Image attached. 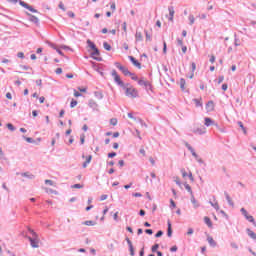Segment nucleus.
<instances>
[{
  "label": "nucleus",
  "instance_id": "f257e3e1",
  "mask_svg": "<svg viewBox=\"0 0 256 256\" xmlns=\"http://www.w3.org/2000/svg\"><path fill=\"white\" fill-rule=\"evenodd\" d=\"M122 89H124L126 97L130 99H137V97H139V90L130 83H127Z\"/></svg>",
  "mask_w": 256,
  "mask_h": 256
},
{
  "label": "nucleus",
  "instance_id": "f03ea898",
  "mask_svg": "<svg viewBox=\"0 0 256 256\" xmlns=\"http://www.w3.org/2000/svg\"><path fill=\"white\" fill-rule=\"evenodd\" d=\"M31 233L33 235V238L29 237L30 245L34 249H39V236H37V233L35 231L31 230Z\"/></svg>",
  "mask_w": 256,
  "mask_h": 256
},
{
  "label": "nucleus",
  "instance_id": "7ed1b4c3",
  "mask_svg": "<svg viewBox=\"0 0 256 256\" xmlns=\"http://www.w3.org/2000/svg\"><path fill=\"white\" fill-rule=\"evenodd\" d=\"M112 77L115 81V83H117V85H119V87H125V82H123V80H121V76H119V74L117 73V70H112Z\"/></svg>",
  "mask_w": 256,
  "mask_h": 256
},
{
  "label": "nucleus",
  "instance_id": "20e7f679",
  "mask_svg": "<svg viewBox=\"0 0 256 256\" xmlns=\"http://www.w3.org/2000/svg\"><path fill=\"white\" fill-rule=\"evenodd\" d=\"M240 211H241L242 215L245 217V219H247V221H249V223H253V225H255V227H256L255 218H253V216L250 215L245 208H241Z\"/></svg>",
  "mask_w": 256,
  "mask_h": 256
},
{
  "label": "nucleus",
  "instance_id": "39448f33",
  "mask_svg": "<svg viewBox=\"0 0 256 256\" xmlns=\"http://www.w3.org/2000/svg\"><path fill=\"white\" fill-rule=\"evenodd\" d=\"M115 67H117V69H119V71H121L123 75H126V76L131 75L129 68L121 65V63L115 62Z\"/></svg>",
  "mask_w": 256,
  "mask_h": 256
},
{
  "label": "nucleus",
  "instance_id": "423d86ee",
  "mask_svg": "<svg viewBox=\"0 0 256 256\" xmlns=\"http://www.w3.org/2000/svg\"><path fill=\"white\" fill-rule=\"evenodd\" d=\"M138 85H140L141 87H145V89H151V82H149L147 79L145 78H140L138 79Z\"/></svg>",
  "mask_w": 256,
  "mask_h": 256
},
{
  "label": "nucleus",
  "instance_id": "0eeeda50",
  "mask_svg": "<svg viewBox=\"0 0 256 256\" xmlns=\"http://www.w3.org/2000/svg\"><path fill=\"white\" fill-rule=\"evenodd\" d=\"M180 171H181L182 177L184 179H185V177H189V179L192 183H193V181H195V178L193 177V172H191V170H188V172H187L185 168H182Z\"/></svg>",
  "mask_w": 256,
  "mask_h": 256
},
{
  "label": "nucleus",
  "instance_id": "6e6552de",
  "mask_svg": "<svg viewBox=\"0 0 256 256\" xmlns=\"http://www.w3.org/2000/svg\"><path fill=\"white\" fill-rule=\"evenodd\" d=\"M21 7H24V9H28V11H31V13H37V10L33 8V6H30L29 4L25 3L24 1H20Z\"/></svg>",
  "mask_w": 256,
  "mask_h": 256
},
{
  "label": "nucleus",
  "instance_id": "1a4fd4ad",
  "mask_svg": "<svg viewBox=\"0 0 256 256\" xmlns=\"http://www.w3.org/2000/svg\"><path fill=\"white\" fill-rule=\"evenodd\" d=\"M129 60L134 65V67H137V69H141V64L139 63V61H137V59H135V57L129 56Z\"/></svg>",
  "mask_w": 256,
  "mask_h": 256
},
{
  "label": "nucleus",
  "instance_id": "9d476101",
  "mask_svg": "<svg viewBox=\"0 0 256 256\" xmlns=\"http://www.w3.org/2000/svg\"><path fill=\"white\" fill-rule=\"evenodd\" d=\"M204 125L206 127H211V125H217L215 124V122L213 121V119L209 118V117H206L204 118Z\"/></svg>",
  "mask_w": 256,
  "mask_h": 256
},
{
  "label": "nucleus",
  "instance_id": "9b49d317",
  "mask_svg": "<svg viewBox=\"0 0 256 256\" xmlns=\"http://www.w3.org/2000/svg\"><path fill=\"white\" fill-rule=\"evenodd\" d=\"M206 111L208 112L215 111V103L213 101H209L206 104Z\"/></svg>",
  "mask_w": 256,
  "mask_h": 256
},
{
  "label": "nucleus",
  "instance_id": "f8f14e48",
  "mask_svg": "<svg viewBox=\"0 0 256 256\" xmlns=\"http://www.w3.org/2000/svg\"><path fill=\"white\" fill-rule=\"evenodd\" d=\"M135 39L137 43L143 41V32L137 30L135 33Z\"/></svg>",
  "mask_w": 256,
  "mask_h": 256
},
{
  "label": "nucleus",
  "instance_id": "ddd939ff",
  "mask_svg": "<svg viewBox=\"0 0 256 256\" xmlns=\"http://www.w3.org/2000/svg\"><path fill=\"white\" fill-rule=\"evenodd\" d=\"M204 223L207 225V227H209V229L213 228V222L211 221V218H209L208 216L204 217Z\"/></svg>",
  "mask_w": 256,
  "mask_h": 256
},
{
  "label": "nucleus",
  "instance_id": "4468645a",
  "mask_svg": "<svg viewBox=\"0 0 256 256\" xmlns=\"http://www.w3.org/2000/svg\"><path fill=\"white\" fill-rule=\"evenodd\" d=\"M92 57L96 61H101V58H99V49L96 48L93 50Z\"/></svg>",
  "mask_w": 256,
  "mask_h": 256
},
{
  "label": "nucleus",
  "instance_id": "2eb2a0df",
  "mask_svg": "<svg viewBox=\"0 0 256 256\" xmlns=\"http://www.w3.org/2000/svg\"><path fill=\"white\" fill-rule=\"evenodd\" d=\"M93 159V156L89 155L86 157V161L83 163L82 167L86 169V167L91 163V160Z\"/></svg>",
  "mask_w": 256,
  "mask_h": 256
},
{
  "label": "nucleus",
  "instance_id": "dca6fc26",
  "mask_svg": "<svg viewBox=\"0 0 256 256\" xmlns=\"http://www.w3.org/2000/svg\"><path fill=\"white\" fill-rule=\"evenodd\" d=\"M192 73L189 76V79H193V77H195V70L197 69V65L195 64V62H192Z\"/></svg>",
  "mask_w": 256,
  "mask_h": 256
},
{
  "label": "nucleus",
  "instance_id": "f3484780",
  "mask_svg": "<svg viewBox=\"0 0 256 256\" xmlns=\"http://www.w3.org/2000/svg\"><path fill=\"white\" fill-rule=\"evenodd\" d=\"M82 225H86L87 227H93L94 225H96V223L92 220H87V221H84Z\"/></svg>",
  "mask_w": 256,
  "mask_h": 256
},
{
  "label": "nucleus",
  "instance_id": "a211bd4d",
  "mask_svg": "<svg viewBox=\"0 0 256 256\" xmlns=\"http://www.w3.org/2000/svg\"><path fill=\"white\" fill-rule=\"evenodd\" d=\"M167 235H168V237H171L173 235V229L171 227V221H168Z\"/></svg>",
  "mask_w": 256,
  "mask_h": 256
},
{
  "label": "nucleus",
  "instance_id": "6ab92c4d",
  "mask_svg": "<svg viewBox=\"0 0 256 256\" xmlns=\"http://www.w3.org/2000/svg\"><path fill=\"white\" fill-rule=\"evenodd\" d=\"M169 15H170L169 21H173V17L175 16V10L173 9V7L169 8Z\"/></svg>",
  "mask_w": 256,
  "mask_h": 256
},
{
  "label": "nucleus",
  "instance_id": "aec40b11",
  "mask_svg": "<svg viewBox=\"0 0 256 256\" xmlns=\"http://www.w3.org/2000/svg\"><path fill=\"white\" fill-rule=\"evenodd\" d=\"M184 187H185L186 191H188V193H190V195H193V190L191 189V186L187 182L184 183Z\"/></svg>",
  "mask_w": 256,
  "mask_h": 256
},
{
  "label": "nucleus",
  "instance_id": "412c9836",
  "mask_svg": "<svg viewBox=\"0 0 256 256\" xmlns=\"http://www.w3.org/2000/svg\"><path fill=\"white\" fill-rule=\"evenodd\" d=\"M193 101H194L196 107H203V102H201V98L194 99Z\"/></svg>",
  "mask_w": 256,
  "mask_h": 256
},
{
  "label": "nucleus",
  "instance_id": "4be33fe9",
  "mask_svg": "<svg viewBox=\"0 0 256 256\" xmlns=\"http://www.w3.org/2000/svg\"><path fill=\"white\" fill-rule=\"evenodd\" d=\"M129 77H131L132 81H139V77L135 73L128 74Z\"/></svg>",
  "mask_w": 256,
  "mask_h": 256
},
{
  "label": "nucleus",
  "instance_id": "5701e85b",
  "mask_svg": "<svg viewBox=\"0 0 256 256\" xmlns=\"http://www.w3.org/2000/svg\"><path fill=\"white\" fill-rule=\"evenodd\" d=\"M239 127L242 129L244 135H247V128L243 126V122H238Z\"/></svg>",
  "mask_w": 256,
  "mask_h": 256
},
{
  "label": "nucleus",
  "instance_id": "b1692460",
  "mask_svg": "<svg viewBox=\"0 0 256 256\" xmlns=\"http://www.w3.org/2000/svg\"><path fill=\"white\" fill-rule=\"evenodd\" d=\"M185 85L186 82L183 78L180 79V88L182 89V91H185Z\"/></svg>",
  "mask_w": 256,
  "mask_h": 256
},
{
  "label": "nucleus",
  "instance_id": "393cba45",
  "mask_svg": "<svg viewBox=\"0 0 256 256\" xmlns=\"http://www.w3.org/2000/svg\"><path fill=\"white\" fill-rule=\"evenodd\" d=\"M208 243L210 245H212V247H215V245H216L215 240L213 239V237H208Z\"/></svg>",
  "mask_w": 256,
  "mask_h": 256
},
{
  "label": "nucleus",
  "instance_id": "a878e982",
  "mask_svg": "<svg viewBox=\"0 0 256 256\" xmlns=\"http://www.w3.org/2000/svg\"><path fill=\"white\" fill-rule=\"evenodd\" d=\"M226 200L233 207V199H231V196H229V194H226Z\"/></svg>",
  "mask_w": 256,
  "mask_h": 256
},
{
  "label": "nucleus",
  "instance_id": "bb28decb",
  "mask_svg": "<svg viewBox=\"0 0 256 256\" xmlns=\"http://www.w3.org/2000/svg\"><path fill=\"white\" fill-rule=\"evenodd\" d=\"M248 235L251 237V239H256V234L252 230H248Z\"/></svg>",
  "mask_w": 256,
  "mask_h": 256
},
{
  "label": "nucleus",
  "instance_id": "cd10ccee",
  "mask_svg": "<svg viewBox=\"0 0 256 256\" xmlns=\"http://www.w3.org/2000/svg\"><path fill=\"white\" fill-rule=\"evenodd\" d=\"M117 123H118L117 118L110 119V125H113V127H115Z\"/></svg>",
  "mask_w": 256,
  "mask_h": 256
},
{
  "label": "nucleus",
  "instance_id": "c85d7f7f",
  "mask_svg": "<svg viewBox=\"0 0 256 256\" xmlns=\"http://www.w3.org/2000/svg\"><path fill=\"white\" fill-rule=\"evenodd\" d=\"M103 47H104V49H106V51H110V49H111V45L107 42L103 43Z\"/></svg>",
  "mask_w": 256,
  "mask_h": 256
},
{
  "label": "nucleus",
  "instance_id": "c756f323",
  "mask_svg": "<svg viewBox=\"0 0 256 256\" xmlns=\"http://www.w3.org/2000/svg\"><path fill=\"white\" fill-rule=\"evenodd\" d=\"M96 99H103V93L102 92H95Z\"/></svg>",
  "mask_w": 256,
  "mask_h": 256
},
{
  "label": "nucleus",
  "instance_id": "7c9ffc66",
  "mask_svg": "<svg viewBox=\"0 0 256 256\" xmlns=\"http://www.w3.org/2000/svg\"><path fill=\"white\" fill-rule=\"evenodd\" d=\"M72 189H83V184H74L72 185Z\"/></svg>",
  "mask_w": 256,
  "mask_h": 256
},
{
  "label": "nucleus",
  "instance_id": "2f4dec72",
  "mask_svg": "<svg viewBox=\"0 0 256 256\" xmlns=\"http://www.w3.org/2000/svg\"><path fill=\"white\" fill-rule=\"evenodd\" d=\"M188 149L191 152V154L193 155V157H197V153H195V149H193V147L188 146Z\"/></svg>",
  "mask_w": 256,
  "mask_h": 256
},
{
  "label": "nucleus",
  "instance_id": "473e14b6",
  "mask_svg": "<svg viewBox=\"0 0 256 256\" xmlns=\"http://www.w3.org/2000/svg\"><path fill=\"white\" fill-rule=\"evenodd\" d=\"M77 100H72L71 103H70V107L71 109H74V107H77Z\"/></svg>",
  "mask_w": 256,
  "mask_h": 256
},
{
  "label": "nucleus",
  "instance_id": "72a5a7b5",
  "mask_svg": "<svg viewBox=\"0 0 256 256\" xmlns=\"http://www.w3.org/2000/svg\"><path fill=\"white\" fill-rule=\"evenodd\" d=\"M46 185H51L52 187H55V182L53 180H45Z\"/></svg>",
  "mask_w": 256,
  "mask_h": 256
},
{
  "label": "nucleus",
  "instance_id": "f704fd0d",
  "mask_svg": "<svg viewBox=\"0 0 256 256\" xmlns=\"http://www.w3.org/2000/svg\"><path fill=\"white\" fill-rule=\"evenodd\" d=\"M129 249H130V255L131 256L135 255V249L133 248V244H130Z\"/></svg>",
  "mask_w": 256,
  "mask_h": 256
},
{
  "label": "nucleus",
  "instance_id": "c9c22d12",
  "mask_svg": "<svg viewBox=\"0 0 256 256\" xmlns=\"http://www.w3.org/2000/svg\"><path fill=\"white\" fill-rule=\"evenodd\" d=\"M88 44L90 45L91 49L94 51L95 49H97V47L95 46V43L91 42L90 40H88Z\"/></svg>",
  "mask_w": 256,
  "mask_h": 256
},
{
  "label": "nucleus",
  "instance_id": "e433bc0d",
  "mask_svg": "<svg viewBox=\"0 0 256 256\" xmlns=\"http://www.w3.org/2000/svg\"><path fill=\"white\" fill-rule=\"evenodd\" d=\"M7 127H8V129H9V131H15V126H13V124L8 123V124H7Z\"/></svg>",
  "mask_w": 256,
  "mask_h": 256
},
{
  "label": "nucleus",
  "instance_id": "4c0bfd02",
  "mask_svg": "<svg viewBox=\"0 0 256 256\" xmlns=\"http://www.w3.org/2000/svg\"><path fill=\"white\" fill-rule=\"evenodd\" d=\"M212 207H214V209H216V211H219V203L215 202V203H211Z\"/></svg>",
  "mask_w": 256,
  "mask_h": 256
},
{
  "label": "nucleus",
  "instance_id": "58836bf2",
  "mask_svg": "<svg viewBox=\"0 0 256 256\" xmlns=\"http://www.w3.org/2000/svg\"><path fill=\"white\" fill-rule=\"evenodd\" d=\"M174 181H175L176 185H179L181 187V179H179V177H175Z\"/></svg>",
  "mask_w": 256,
  "mask_h": 256
},
{
  "label": "nucleus",
  "instance_id": "ea45409f",
  "mask_svg": "<svg viewBox=\"0 0 256 256\" xmlns=\"http://www.w3.org/2000/svg\"><path fill=\"white\" fill-rule=\"evenodd\" d=\"M190 25H193L195 23V17L193 15L189 16Z\"/></svg>",
  "mask_w": 256,
  "mask_h": 256
},
{
  "label": "nucleus",
  "instance_id": "a19ab883",
  "mask_svg": "<svg viewBox=\"0 0 256 256\" xmlns=\"http://www.w3.org/2000/svg\"><path fill=\"white\" fill-rule=\"evenodd\" d=\"M30 21H34V23H37V21H39V19L36 16L30 15Z\"/></svg>",
  "mask_w": 256,
  "mask_h": 256
},
{
  "label": "nucleus",
  "instance_id": "79ce46f5",
  "mask_svg": "<svg viewBox=\"0 0 256 256\" xmlns=\"http://www.w3.org/2000/svg\"><path fill=\"white\" fill-rule=\"evenodd\" d=\"M145 35H146V41H151V34H149V32L145 31Z\"/></svg>",
  "mask_w": 256,
  "mask_h": 256
},
{
  "label": "nucleus",
  "instance_id": "37998d69",
  "mask_svg": "<svg viewBox=\"0 0 256 256\" xmlns=\"http://www.w3.org/2000/svg\"><path fill=\"white\" fill-rule=\"evenodd\" d=\"M108 157H109L110 159H113V157H117V153L111 152V153L108 154Z\"/></svg>",
  "mask_w": 256,
  "mask_h": 256
},
{
  "label": "nucleus",
  "instance_id": "c03bdc74",
  "mask_svg": "<svg viewBox=\"0 0 256 256\" xmlns=\"http://www.w3.org/2000/svg\"><path fill=\"white\" fill-rule=\"evenodd\" d=\"M157 249H159V244H155L154 246H152L153 253H155V251H157Z\"/></svg>",
  "mask_w": 256,
  "mask_h": 256
},
{
  "label": "nucleus",
  "instance_id": "a18cd8bd",
  "mask_svg": "<svg viewBox=\"0 0 256 256\" xmlns=\"http://www.w3.org/2000/svg\"><path fill=\"white\" fill-rule=\"evenodd\" d=\"M162 236H163V231H161V230H159V231L156 233V235H155V237H157V238L162 237Z\"/></svg>",
  "mask_w": 256,
  "mask_h": 256
},
{
  "label": "nucleus",
  "instance_id": "49530a36",
  "mask_svg": "<svg viewBox=\"0 0 256 256\" xmlns=\"http://www.w3.org/2000/svg\"><path fill=\"white\" fill-rule=\"evenodd\" d=\"M113 218H114V221H118V219H119V212L114 213Z\"/></svg>",
  "mask_w": 256,
  "mask_h": 256
},
{
  "label": "nucleus",
  "instance_id": "de8ad7c7",
  "mask_svg": "<svg viewBox=\"0 0 256 256\" xmlns=\"http://www.w3.org/2000/svg\"><path fill=\"white\" fill-rule=\"evenodd\" d=\"M110 9H112V11H115L117 9L115 2L111 4Z\"/></svg>",
  "mask_w": 256,
  "mask_h": 256
},
{
  "label": "nucleus",
  "instance_id": "09e8293b",
  "mask_svg": "<svg viewBox=\"0 0 256 256\" xmlns=\"http://www.w3.org/2000/svg\"><path fill=\"white\" fill-rule=\"evenodd\" d=\"M140 154L143 155V157L147 155V153L145 152V148L140 149Z\"/></svg>",
  "mask_w": 256,
  "mask_h": 256
},
{
  "label": "nucleus",
  "instance_id": "8fccbe9b",
  "mask_svg": "<svg viewBox=\"0 0 256 256\" xmlns=\"http://www.w3.org/2000/svg\"><path fill=\"white\" fill-rule=\"evenodd\" d=\"M129 119H133V121H137V118L133 116V113H128Z\"/></svg>",
  "mask_w": 256,
  "mask_h": 256
},
{
  "label": "nucleus",
  "instance_id": "3c124183",
  "mask_svg": "<svg viewBox=\"0 0 256 256\" xmlns=\"http://www.w3.org/2000/svg\"><path fill=\"white\" fill-rule=\"evenodd\" d=\"M170 205H171V207H173V209H175L177 207V205L175 204V201H173V199L170 200Z\"/></svg>",
  "mask_w": 256,
  "mask_h": 256
},
{
  "label": "nucleus",
  "instance_id": "603ef678",
  "mask_svg": "<svg viewBox=\"0 0 256 256\" xmlns=\"http://www.w3.org/2000/svg\"><path fill=\"white\" fill-rule=\"evenodd\" d=\"M163 53H167V42L163 43Z\"/></svg>",
  "mask_w": 256,
  "mask_h": 256
},
{
  "label": "nucleus",
  "instance_id": "864d4df0",
  "mask_svg": "<svg viewBox=\"0 0 256 256\" xmlns=\"http://www.w3.org/2000/svg\"><path fill=\"white\" fill-rule=\"evenodd\" d=\"M59 9H62V11H65V5L63 4V2L59 3Z\"/></svg>",
  "mask_w": 256,
  "mask_h": 256
},
{
  "label": "nucleus",
  "instance_id": "5fc2aeb1",
  "mask_svg": "<svg viewBox=\"0 0 256 256\" xmlns=\"http://www.w3.org/2000/svg\"><path fill=\"white\" fill-rule=\"evenodd\" d=\"M145 233H147V235H153V230L152 229H146Z\"/></svg>",
  "mask_w": 256,
  "mask_h": 256
},
{
  "label": "nucleus",
  "instance_id": "6e6d98bb",
  "mask_svg": "<svg viewBox=\"0 0 256 256\" xmlns=\"http://www.w3.org/2000/svg\"><path fill=\"white\" fill-rule=\"evenodd\" d=\"M62 73H63V69H61V68L56 69V74L57 75H61Z\"/></svg>",
  "mask_w": 256,
  "mask_h": 256
},
{
  "label": "nucleus",
  "instance_id": "4d7b16f0",
  "mask_svg": "<svg viewBox=\"0 0 256 256\" xmlns=\"http://www.w3.org/2000/svg\"><path fill=\"white\" fill-rule=\"evenodd\" d=\"M133 197H143L142 193L136 192L133 194Z\"/></svg>",
  "mask_w": 256,
  "mask_h": 256
},
{
  "label": "nucleus",
  "instance_id": "13d9d810",
  "mask_svg": "<svg viewBox=\"0 0 256 256\" xmlns=\"http://www.w3.org/2000/svg\"><path fill=\"white\" fill-rule=\"evenodd\" d=\"M74 97H81V93H79L77 90H74Z\"/></svg>",
  "mask_w": 256,
  "mask_h": 256
},
{
  "label": "nucleus",
  "instance_id": "bf43d9fd",
  "mask_svg": "<svg viewBox=\"0 0 256 256\" xmlns=\"http://www.w3.org/2000/svg\"><path fill=\"white\" fill-rule=\"evenodd\" d=\"M25 141H27V143H33V138L25 137Z\"/></svg>",
  "mask_w": 256,
  "mask_h": 256
},
{
  "label": "nucleus",
  "instance_id": "052dcab7",
  "mask_svg": "<svg viewBox=\"0 0 256 256\" xmlns=\"http://www.w3.org/2000/svg\"><path fill=\"white\" fill-rule=\"evenodd\" d=\"M81 93H87V88H78Z\"/></svg>",
  "mask_w": 256,
  "mask_h": 256
},
{
  "label": "nucleus",
  "instance_id": "680f3d73",
  "mask_svg": "<svg viewBox=\"0 0 256 256\" xmlns=\"http://www.w3.org/2000/svg\"><path fill=\"white\" fill-rule=\"evenodd\" d=\"M224 80H225V77L219 76V78H218V83L221 84V82L224 81Z\"/></svg>",
  "mask_w": 256,
  "mask_h": 256
},
{
  "label": "nucleus",
  "instance_id": "e2e57ef3",
  "mask_svg": "<svg viewBox=\"0 0 256 256\" xmlns=\"http://www.w3.org/2000/svg\"><path fill=\"white\" fill-rule=\"evenodd\" d=\"M18 57H19L20 59H23V58L25 57V54H23V52H19V53H18Z\"/></svg>",
  "mask_w": 256,
  "mask_h": 256
},
{
  "label": "nucleus",
  "instance_id": "0e129e2a",
  "mask_svg": "<svg viewBox=\"0 0 256 256\" xmlns=\"http://www.w3.org/2000/svg\"><path fill=\"white\" fill-rule=\"evenodd\" d=\"M177 42H178V45H180V47H183V40L178 39Z\"/></svg>",
  "mask_w": 256,
  "mask_h": 256
},
{
  "label": "nucleus",
  "instance_id": "69168bd1",
  "mask_svg": "<svg viewBox=\"0 0 256 256\" xmlns=\"http://www.w3.org/2000/svg\"><path fill=\"white\" fill-rule=\"evenodd\" d=\"M210 63H215V56L214 55L211 56Z\"/></svg>",
  "mask_w": 256,
  "mask_h": 256
},
{
  "label": "nucleus",
  "instance_id": "338daca9",
  "mask_svg": "<svg viewBox=\"0 0 256 256\" xmlns=\"http://www.w3.org/2000/svg\"><path fill=\"white\" fill-rule=\"evenodd\" d=\"M39 101H40V103H45V97L41 96V97L39 98Z\"/></svg>",
  "mask_w": 256,
  "mask_h": 256
},
{
  "label": "nucleus",
  "instance_id": "774afa93",
  "mask_svg": "<svg viewBox=\"0 0 256 256\" xmlns=\"http://www.w3.org/2000/svg\"><path fill=\"white\" fill-rule=\"evenodd\" d=\"M222 89H223L224 91H227V89H228L227 84H223V85H222Z\"/></svg>",
  "mask_w": 256,
  "mask_h": 256
}]
</instances>
